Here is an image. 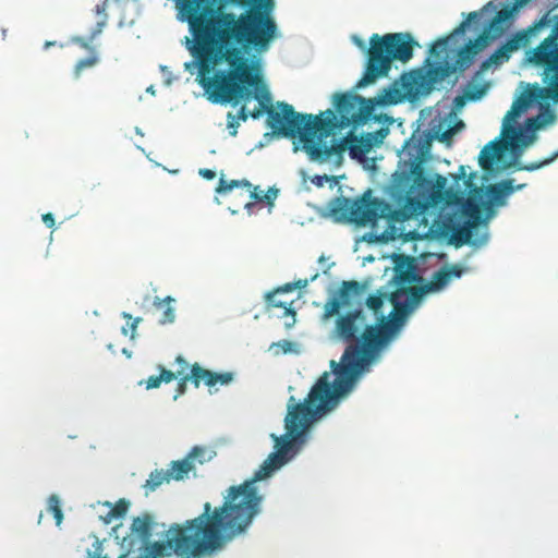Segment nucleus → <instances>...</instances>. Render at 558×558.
Here are the masks:
<instances>
[{
  "mask_svg": "<svg viewBox=\"0 0 558 558\" xmlns=\"http://www.w3.org/2000/svg\"><path fill=\"white\" fill-rule=\"evenodd\" d=\"M194 448H197L202 450V453H198L196 457H193V463L196 464H204L206 461H209L211 459V452L208 451L206 448L195 446Z\"/></svg>",
  "mask_w": 558,
  "mask_h": 558,
  "instance_id": "37",
  "label": "nucleus"
},
{
  "mask_svg": "<svg viewBox=\"0 0 558 558\" xmlns=\"http://www.w3.org/2000/svg\"><path fill=\"white\" fill-rule=\"evenodd\" d=\"M198 453H202V450L192 448L183 459L172 461L167 469L170 481H184L191 472L195 474L196 465L193 463V457H196Z\"/></svg>",
  "mask_w": 558,
  "mask_h": 558,
  "instance_id": "17",
  "label": "nucleus"
},
{
  "mask_svg": "<svg viewBox=\"0 0 558 558\" xmlns=\"http://www.w3.org/2000/svg\"><path fill=\"white\" fill-rule=\"evenodd\" d=\"M278 194V190L269 189L267 192H264L263 196L256 197V202L266 203L269 206L274 205V201L276 199Z\"/></svg>",
  "mask_w": 558,
  "mask_h": 558,
  "instance_id": "36",
  "label": "nucleus"
},
{
  "mask_svg": "<svg viewBox=\"0 0 558 558\" xmlns=\"http://www.w3.org/2000/svg\"><path fill=\"white\" fill-rule=\"evenodd\" d=\"M374 145V135L372 133L366 134L360 138H354L353 143L349 146L350 154L352 157H360L367 154Z\"/></svg>",
  "mask_w": 558,
  "mask_h": 558,
  "instance_id": "25",
  "label": "nucleus"
},
{
  "mask_svg": "<svg viewBox=\"0 0 558 558\" xmlns=\"http://www.w3.org/2000/svg\"><path fill=\"white\" fill-rule=\"evenodd\" d=\"M425 181L422 162L416 158L411 161L409 173L402 172L396 175L389 192L392 204L378 197H372V191L367 190L355 199L336 198L330 210L339 219L359 226L373 225L380 218L393 222H404L426 208L425 199L413 195L414 185L421 186Z\"/></svg>",
  "mask_w": 558,
  "mask_h": 558,
  "instance_id": "4",
  "label": "nucleus"
},
{
  "mask_svg": "<svg viewBox=\"0 0 558 558\" xmlns=\"http://www.w3.org/2000/svg\"><path fill=\"white\" fill-rule=\"evenodd\" d=\"M556 25L550 34L531 51L529 60L543 69L542 82L527 84L526 88L512 102L510 110L504 118L501 135L504 142L498 140L486 144L480 153L478 163L483 170L488 171L493 165L500 159L505 150L515 148L518 145H529L534 136H527L518 128L517 119L526 111L533 104H538L541 114L527 120V126L538 130L555 121V113L549 107L548 100L558 102V16Z\"/></svg>",
  "mask_w": 558,
  "mask_h": 558,
  "instance_id": "3",
  "label": "nucleus"
},
{
  "mask_svg": "<svg viewBox=\"0 0 558 558\" xmlns=\"http://www.w3.org/2000/svg\"><path fill=\"white\" fill-rule=\"evenodd\" d=\"M199 174L206 180H213L216 178V172L211 169H201Z\"/></svg>",
  "mask_w": 558,
  "mask_h": 558,
  "instance_id": "42",
  "label": "nucleus"
},
{
  "mask_svg": "<svg viewBox=\"0 0 558 558\" xmlns=\"http://www.w3.org/2000/svg\"><path fill=\"white\" fill-rule=\"evenodd\" d=\"M279 345L282 348L283 352L287 353L291 350L292 343L288 340H283L282 342L279 343Z\"/></svg>",
  "mask_w": 558,
  "mask_h": 558,
  "instance_id": "47",
  "label": "nucleus"
},
{
  "mask_svg": "<svg viewBox=\"0 0 558 558\" xmlns=\"http://www.w3.org/2000/svg\"><path fill=\"white\" fill-rule=\"evenodd\" d=\"M171 481L168 476L167 470L156 469L150 472L148 478L143 485L145 495H148L159 488L162 484H169Z\"/></svg>",
  "mask_w": 558,
  "mask_h": 558,
  "instance_id": "23",
  "label": "nucleus"
},
{
  "mask_svg": "<svg viewBox=\"0 0 558 558\" xmlns=\"http://www.w3.org/2000/svg\"><path fill=\"white\" fill-rule=\"evenodd\" d=\"M158 369L160 374L158 376H150L145 380L146 389L158 388L161 383L169 384L177 378L178 375H181L183 371H179L177 374L172 371L166 369L163 366L159 365Z\"/></svg>",
  "mask_w": 558,
  "mask_h": 558,
  "instance_id": "24",
  "label": "nucleus"
},
{
  "mask_svg": "<svg viewBox=\"0 0 558 558\" xmlns=\"http://www.w3.org/2000/svg\"><path fill=\"white\" fill-rule=\"evenodd\" d=\"M107 1L108 0H105L95 7V13L98 16V20H97L95 27L92 29V33H90L88 39L82 38V37H78L75 39V43L78 44L82 48H84L86 50L92 49L89 43H92L98 35H100L102 33L105 26L107 25V22H108V14L106 13Z\"/></svg>",
  "mask_w": 558,
  "mask_h": 558,
  "instance_id": "20",
  "label": "nucleus"
},
{
  "mask_svg": "<svg viewBox=\"0 0 558 558\" xmlns=\"http://www.w3.org/2000/svg\"><path fill=\"white\" fill-rule=\"evenodd\" d=\"M463 269L459 265L445 266L435 271L430 280L423 286L398 288L391 293L390 302L405 319L425 294L441 291L452 279L460 278Z\"/></svg>",
  "mask_w": 558,
  "mask_h": 558,
  "instance_id": "7",
  "label": "nucleus"
},
{
  "mask_svg": "<svg viewBox=\"0 0 558 558\" xmlns=\"http://www.w3.org/2000/svg\"><path fill=\"white\" fill-rule=\"evenodd\" d=\"M240 126L239 118H235V114L228 112L227 114V128L230 131L231 136H235L238 133V128Z\"/></svg>",
  "mask_w": 558,
  "mask_h": 558,
  "instance_id": "35",
  "label": "nucleus"
},
{
  "mask_svg": "<svg viewBox=\"0 0 558 558\" xmlns=\"http://www.w3.org/2000/svg\"><path fill=\"white\" fill-rule=\"evenodd\" d=\"M530 0H517V5H524L529 2Z\"/></svg>",
  "mask_w": 558,
  "mask_h": 558,
  "instance_id": "51",
  "label": "nucleus"
},
{
  "mask_svg": "<svg viewBox=\"0 0 558 558\" xmlns=\"http://www.w3.org/2000/svg\"><path fill=\"white\" fill-rule=\"evenodd\" d=\"M558 158V150L556 153H554L550 157L548 158H545L544 160L542 161H537V162H531V163H527V165H519L517 167V170H524V171H535V170H538L545 166H548L550 165L554 160H556Z\"/></svg>",
  "mask_w": 558,
  "mask_h": 558,
  "instance_id": "28",
  "label": "nucleus"
},
{
  "mask_svg": "<svg viewBox=\"0 0 558 558\" xmlns=\"http://www.w3.org/2000/svg\"><path fill=\"white\" fill-rule=\"evenodd\" d=\"M368 60L365 72L357 83L359 87L373 84L378 77L386 76L391 62H408L413 57V47L417 45L408 33H392L369 38Z\"/></svg>",
  "mask_w": 558,
  "mask_h": 558,
  "instance_id": "6",
  "label": "nucleus"
},
{
  "mask_svg": "<svg viewBox=\"0 0 558 558\" xmlns=\"http://www.w3.org/2000/svg\"><path fill=\"white\" fill-rule=\"evenodd\" d=\"M293 290H294V286H293V282H292V283H286L284 286L279 287V288H277L274 291L280 294V293H284V292H291Z\"/></svg>",
  "mask_w": 558,
  "mask_h": 558,
  "instance_id": "44",
  "label": "nucleus"
},
{
  "mask_svg": "<svg viewBox=\"0 0 558 558\" xmlns=\"http://www.w3.org/2000/svg\"><path fill=\"white\" fill-rule=\"evenodd\" d=\"M175 360H177V362H178V363H182V364H184V366H185V367L187 366V364H186L185 360H184L181 355L177 356V359H175Z\"/></svg>",
  "mask_w": 558,
  "mask_h": 558,
  "instance_id": "50",
  "label": "nucleus"
},
{
  "mask_svg": "<svg viewBox=\"0 0 558 558\" xmlns=\"http://www.w3.org/2000/svg\"><path fill=\"white\" fill-rule=\"evenodd\" d=\"M456 73V68L448 63L430 66L425 74L410 75L403 78V87L409 95L427 94L433 85Z\"/></svg>",
  "mask_w": 558,
  "mask_h": 558,
  "instance_id": "9",
  "label": "nucleus"
},
{
  "mask_svg": "<svg viewBox=\"0 0 558 558\" xmlns=\"http://www.w3.org/2000/svg\"><path fill=\"white\" fill-rule=\"evenodd\" d=\"M281 118L286 124L276 122L278 130L283 131V137L292 138L299 135L302 148L312 161L324 163L336 156L338 163L342 160V154L347 149V141L327 146L322 138L328 137L338 128V121L331 109L319 116L296 112L292 105H284Z\"/></svg>",
  "mask_w": 558,
  "mask_h": 558,
  "instance_id": "5",
  "label": "nucleus"
},
{
  "mask_svg": "<svg viewBox=\"0 0 558 558\" xmlns=\"http://www.w3.org/2000/svg\"><path fill=\"white\" fill-rule=\"evenodd\" d=\"M449 36H446V37H442V38H439L438 40H436L430 49H429V53L436 58H439L440 54L442 52L446 51L447 47H448V43H449Z\"/></svg>",
  "mask_w": 558,
  "mask_h": 558,
  "instance_id": "31",
  "label": "nucleus"
},
{
  "mask_svg": "<svg viewBox=\"0 0 558 558\" xmlns=\"http://www.w3.org/2000/svg\"><path fill=\"white\" fill-rule=\"evenodd\" d=\"M470 217L474 220L466 221L463 226H456L451 228L452 240L457 245L472 243L474 245L484 244L487 240V235L480 240H472L473 228L476 226V221L480 219V211L476 206L471 209Z\"/></svg>",
  "mask_w": 558,
  "mask_h": 558,
  "instance_id": "16",
  "label": "nucleus"
},
{
  "mask_svg": "<svg viewBox=\"0 0 558 558\" xmlns=\"http://www.w3.org/2000/svg\"><path fill=\"white\" fill-rule=\"evenodd\" d=\"M121 525L120 524H117L113 526V531H116L118 527H120Z\"/></svg>",
  "mask_w": 558,
  "mask_h": 558,
  "instance_id": "54",
  "label": "nucleus"
},
{
  "mask_svg": "<svg viewBox=\"0 0 558 558\" xmlns=\"http://www.w3.org/2000/svg\"><path fill=\"white\" fill-rule=\"evenodd\" d=\"M465 175H466V173H465V167H464V166H460V168H459V173H458V175L456 177V180H457V181H458V180H461V179H463Z\"/></svg>",
  "mask_w": 558,
  "mask_h": 558,
  "instance_id": "48",
  "label": "nucleus"
},
{
  "mask_svg": "<svg viewBox=\"0 0 558 558\" xmlns=\"http://www.w3.org/2000/svg\"><path fill=\"white\" fill-rule=\"evenodd\" d=\"M450 136H451V131H450V130H449V131H446V132H444V133H442V135H441V140H447V138H449Z\"/></svg>",
  "mask_w": 558,
  "mask_h": 558,
  "instance_id": "49",
  "label": "nucleus"
},
{
  "mask_svg": "<svg viewBox=\"0 0 558 558\" xmlns=\"http://www.w3.org/2000/svg\"><path fill=\"white\" fill-rule=\"evenodd\" d=\"M274 7V0H256L245 5L246 10L258 9L260 22L252 26L255 29L248 31L242 38L231 36L226 43H215L202 50L195 49V36L192 39L186 38V47L193 60L185 64V69H197L196 82L215 104H231L235 107L252 98L258 100V106L248 111L250 117L258 119L266 112L268 128L274 134L283 136V131L278 130L276 121L286 124L281 112L288 104H270L269 92L263 85L259 73L244 56L251 50L264 52L269 48L277 34V24L272 17Z\"/></svg>",
  "mask_w": 558,
  "mask_h": 558,
  "instance_id": "2",
  "label": "nucleus"
},
{
  "mask_svg": "<svg viewBox=\"0 0 558 558\" xmlns=\"http://www.w3.org/2000/svg\"><path fill=\"white\" fill-rule=\"evenodd\" d=\"M360 282L351 280L343 281L338 290L337 298L326 302L324 306V318L328 319L339 313L341 307L352 306L355 299L362 293Z\"/></svg>",
  "mask_w": 558,
  "mask_h": 558,
  "instance_id": "11",
  "label": "nucleus"
},
{
  "mask_svg": "<svg viewBox=\"0 0 558 558\" xmlns=\"http://www.w3.org/2000/svg\"><path fill=\"white\" fill-rule=\"evenodd\" d=\"M521 7L522 5H517V0H513L511 5L505 4L504 8L495 14L488 26L482 33L487 34L488 43L504 35L506 29L510 26L514 13Z\"/></svg>",
  "mask_w": 558,
  "mask_h": 558,
  "instance_id": "12",
  "label": "nucleus"
},
{
  "mask_svg": "<svg viewBox=\"0 0 558 558\" xmlns=\"http://www.w3.org/2000/svg\"><path fill=\"white\" fill-rule=\"evenodd\" d=\"M446 183H447V179L445 177L438 174L436 178V186L438 189H444Z\"/></svg>",
  "mask_w": 558,
  "mask_h": 558,
  "instance_id": "46",
  "label": "nucleus"
},
{
  "mask_svg": "<svg viewBox=\"0 0 558 558\" xmlns=\"http://www.w3.org/2000/svg\"><path fill=\"white\" fill-rule=\"evenodd\" d=\"M310 280L307 279H299L293 282L294 289H303L308 284Z\"/></svg>",
  "mask_w": 558,
  "mask_h": 558,
  "instance_id": "45",
  "label": "nucleus"
},
{
  "mask_svg": "<svg viewBox=\"0 0 558 558\" xmlns=\"http://www.w3.org/2000/svg\"><path fill=\"white\" fill-rule=\"evenodd\" d=\"M480 13L477 11L470 12L464 21H462L458 27L453 31L452 34H462L465 32L469 24L475 20H477Z\"/></svg>",
  "mask_w": 558,
  "mask_h": 558,
  "instance_id": "34",
  "label": "nucleus"
},
{
  "mask_svg": "<svg viewBox=\"0 0 558 558\" xmlns=\"http://www.w3.org/2000/svg\"><path fill=\"white\" fill-rule=\"evenodd\" d=\"M398 313L393 306L390 319L381 316L377 325L368 324L362 308L339 316L335 332L339 339L350 344L345 348L339 364L331 361L336 378L330 380V373L325 372L303 402L291 404L294 402V398L291 397L284 418L286 435H271L276 451L268 456L252 478L228 488L222 506L213 509L209 502H205L203 513L185 520L184 523H252L260 512L263 501V496L255 484L284 465L292 458L290 451L293 441L314 420L333 410L340 399L353 389L359 376L403 326L405 319Z\"/></svg>",
  "mask_w": 558,
  "mask_h": 558,
  "instance_id": "1",
  "label": "nucleus"
},
{
  "mask_svg": "<svg viewBox=\"0 0 558 558\" xmlns=\"http://www.w3.org/2000/svg\"><path fill=\"white\" fill-rule=\"evenodd\" d=\"M98 60L99 59L95 53L90 54L87 58L78 60L74 68V76L78 78L85 69L93 68L98 63Z\"/></svg>",
  "mask_w": 558,
  "mask_h": 558,
  "instance_id": "27",
  "label": "nucleus"
},
{
  "mask_svg": "<svg viewBox=\"0 0 558 558\" xmlns=\"http://www.w3.org/2000/svg\"><path fill=\"white\" fill-rule=\"evenodd\" d=\"M151 526L153 525H146V524H143V525H132V529L134 531H136V532H140L143 535H147V534H149Z\"/></svg>",
  "mask_w": 558,
  "mask_h": 558,
  "instance_id": "41",
  "label": "nucleus"
},
{
  "mask_svg": "<svg viewBox=\"0 0 558 558\" xmlns=\"http://www.w3.org/2000/svg\"><path fill=\"white\" fill-rule=\"evenodd\" d=\"M156 517L150 512H143L140 515H136L132 519L131 523H154Z\"/></svg>",
  "mask_w": 558,
  "mask_h": 558,
  "instance_id": "38",
  "label": "nucleus"
},
{
  "mask_svg": "<svg viewBox=\"0 0 558 558\" xmlns=\"http://www.w3.org/2000/svg\"><path fill=\"white\" fill-rule=\"evenodd\" d=\"M250 117L248 110L246 109V102H244L238 113L235 114V118H239L240 121H246Z\"/></svg>",
  "mask_w": 558,
  "mask_h": 558,
  "instance_id": "40",
  "label": "nucleus"
},
{
  "mask_svg": "<svg viewBox=\"0 0 558 558\" xmlns=\"http://www.w3.org/2000/svg\"><path fill=\"white\" fill-rule=\"evenodd\" d=\"M174 302V299L171 296H166L165 299L155 298L154 300V306L156 310L161 312V315L159 317V323L165 324H171L175 319V313L174 308L172 307V303Z\"/></svg>",
  "mask_w": 558,
  "mask_h": 558,
  "instance_id": "22",
  "label": "nucleus"
},
{
  "mask_svg": "<svg viewBox=\"0 0 558 558\" xmlns=\"http://www.w3.org/2000/svg\"><path fill=\"white\" fill-rule=\"evenodd\" d=\"M43 221L48 228H52L54 226V218L50 213L43 215Z\"/></svg>",
  "mask_w": 558,
  "mask_h": 558,
  "instance_id": "43",
  "label": "nucleus"
},
{
  "mask_svg": "<svg viewBox=\"0 0 558 558\" xmlns=\"http://www.w3.org/2000/svg\"><path fill=\"white\" fill-rule=\"evenodd\" d=\"M46 511L52 515L56 523H62L63 511L59 496L52 494L48 497Z\"/></svg>",
  "mask_w": 558,
  "mask_h": 558,
  "instance_id": "26",
  "label": "nucleus"
},
{
  "mask_svg": "<svg viewBox=\"0 0 558 558\" xmlns=\"http://www.w3.org/2000/svg\"><path fill=\"white\" fill-rule=\"evenodd\" d=\"M234 187H244L245 192L248 195V202L244 205L245 208L250 209L253 206L252 201L256 202V197L263 196L264 191L259 190L258 186H254L251 182L247 180H231L227 181L223 178H220L219 184L216 189V192L219 194H226L231 192Z\"/></svg>",
  "mask_w": 558,
  "mask_h": 558,
  "instance_id": "19",
  "label": "nucleus"
},
{
  "mask_svg": "<svg viewBox=\"0 0 558 558\" xmlns=\"http://www.w3.org/2000/svg\"><path fill=\"white\" fill-rule=\"evenodd\" d=\"M96 558H108L107 556L97 555Z\"/></svg>",
  "mask_w": 558,
  "mask_h": 558,
  "instance_id": "53",
  "label": "nucleus"
},
{
  "mask_svg": "<svg viewBox=\"0 0 558 558\" xmlns=\"http://www.w3.org/2000/svg\"><path fill=\"white\" fill-rule=\"evenodd\" d=\"M131 501L126 498H120L116 502L99 501L96 506L98 518L104 521V523L123 521L131 508Z\"/></svg>",
  "mask_w": 558,
  "mask_h": 558,
  "instance_id": "14",
  "label": "nucleus"
},
{
  "mask_svg": "<svg viewBox=\"0 0 558 558\" xmlns=\"http://www.w3.org/2000/svg\"><path fill=\"white\" fill-rule=\"evenodd\" d=\"M122 317L128 319V320H132V323L130 324V328L132 329V331L134 332L138 326V324L141 323L142 318L141 317H136V318H132V315L129 314V313H123L122 314Z\"/></svg>",
  "mask_w": 558,
  "mask_h": 558,
  "instance_id": "39",
  "label": "nucleus"
},
{
  "mask_svg": "<svg viewBox=\"0 0 558 558\" xmlns=\"http://www.w3.org/2000/svg\"><path fill=\"white\" fill-rule=\"evenodd\" d=\"M484 92L485 90L483 88L476 89V90H466L463 96H457L454 98L453 102L457 107H461L465 104V99H469V100L480 99L482 97V95L484 94Z\"/></svg>",
  "mask_w": 558,
  "mask_h": 558,
  "instance_id": "30",
  "label": "nucleus"
},
{
  "mask_svg": "<svg viewBox=\"0 0 558 558\" xmlns=\"http://www.w3.org/2000/svg\"><path fill=\"white\" fill-rule=\"evenodd\" d=\"M193 378H194V386L196 388L199 387L202 381L208 387H214L217 384H220V385L230 384L233 379V374L229 373V372L215 373V372L208 371L206 368H203L197 363H194L193 364Z\"/></svg>",
  "mask_w": 558,
  "mask_h": 558,
  "instance_id": "18",
  "label": "nucleus"
},
{
  "mask_svg": "<svg viewBox=\"0 0 558 558\" xmlns=\"http://www.w3.org/2000/svg\"><path fill=\"white\" fill-rule=\"evenodd\" d=\"M317 277H318V274L314 275V276L311 278V281L315 280Z\"/></svg>",
  "mask_w": 558,
  "mask_h": 558,
  "instance_id": "52",
  "label": "nucleus"
},
{
  "mask_svg": "<svg viewBox=\"0 0 558 558\" xmlns=\"http://www.w3.org/2000/svg\"><path fill=\"white\" fill-rule=\"evenodd\" d=\"M557 16L558 14L550 15L549 13H546L541 20L535 22L526 31L518 32L517 34H514L510 39H508L504 45L496 49L489 56V58L482 63V70H487L490 65H499L508 61L512 52L519 50L521 47L526 46L530 36L536 34L545 26L551 24L553 31L556 25L555 17Z\"/></svg>",
  "mask_w": 558,
  "mask_h": 558,
  "instance_id": "8",
  "label": "nucleus"
},
{
  "mask_svg": "<svg viewBox=\"0 0 558 558\" xmlns=\"http://www.w3.org/2000/svg\"><path fill=\"white\" fill-rule=\"evenodd\" d=\"M366 305L375 314H377L384 305V294L369 295L366 300Z\"/></svg>",
  "mask_w": 558,
  "mask_h": 558,
  "instance_id": "32",
  "label": "nucleus"
},
{
  "mask_svg": "<svg viewBox=\"0 0 558 558\" xmlns=\"http://www.w3.org/2000/svg\"><path fill=\"white\" fill-rule=\"evenodd\" d=\"M335 107L344 124H361L371 116L372 106L360 95L344 93L335 95Z\"/></svg>",
  "mask_w": 558,
  "mask_h": 558,
  "instance_id": "10",
  "label": "nucleus"
},
{
  "mask_svg": "<svg viewBox=\"0 0 558 558\" xmlns=\"http://www.w3.org/2000/svg\"><path fill=\"white\" fill-rule=\"evenodd\" d=\"M525 186V183L514 185L513 179H506L498 183L490 184L487 186V195L489 197V201L486 203V206H505L507 204V197L510 194H512L515 191L523 190Z\"/></svg>",
  "mask_w": 558,
  "mask_h": 558,
  "instance_id": "15",
  "label": "nucleus"
},
{
  "mask_svg": "<svg viewBox=\"0 0 558 558\" xmlns=\"http://www.w3.org/2000/svg\"><path fill=\"white\" fill-rule=\"evenodd\" d=\"M489 45L487 34H481L474 41L470 40L457 53L456 72H464L474 62L475 56Z\"/></svg>",
  "mask_w": 558,
  "mask_h": 558,
  "instance_id": "13",
  "label": "nucleus"
},
{
  "mask_svg": "<svg viewBox=\"0 0 558 558\" xmlns=\"http://www.w3.org/2000/svg\"><path fill=\"white\" fill-rule=\"evenodd\" d=\"M397 279L401 284L400 288H404L403 284H411L417 280V276L413 269H397Z\"/></svg>",
  "mask_w": 558,
  "mask_h": 558,
  "instance_id": "29",
  "label": "nucleus"
},
{
  "mask_svg": "<svg viewBox=\"0 0 558 558\" xmlns=\"http://www.w3.org/2000/svg\"><path fill=\"white\" fill-rule=\"evenodd\" d=\"M278 295L279 293L275 291H270L266 294L265 299L267 311H270L271 308H281L283 311L281 317H292V323L287 324L288 326H291L295 322V311L292 308L293 301L281 300Z\"/></svg>",
  "mask_w": 558,
  "mask_h": 558,
  "instance_id": "21",
  "label": "nucleus"
},
{
  "mask_svg": "<svg viewBox=\"0 0 558 558\" xmlns=\"http://www.w3.org/2000/svg\"><path fill=\"white\" fill-rule=\"evenodd\" d=\"M187 381H192V384L194 385V378H193V365L191 366V374L190 375H184L183 377L180 378V380L178 381V386H177V395L174 396V399H177L179 396L185 393L186 391V385H187Z\"/></svg>",
  "mask_w": 558,
  "mask_h": 558,
  "instance_id": "33",
  "label": "nucleus"
}]
</instances>
